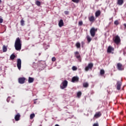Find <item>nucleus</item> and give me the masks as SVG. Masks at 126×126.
I'll use <instances>...</instances> for the list:
<instances>
[{"mask_svg": "<svg viewBox=\"0 0 126 126\" xmlns=\"http://www.w3.org/2000/svg\"><path fill=\"white\" fill-rule=\"evenodd\" d=\"M15 121H19V120H20V114H19V113H18L15 116Z\"/></svg>", "mask_w": 126, "mask_h": 126, "instance_id": "obj_17", "label": "nucleus"}, {"mask_svg": "<svg viewBox=\"0 0 126 126\" xmlns=\"http://www.w3.org/2000/svg\"><path fill=\"white\" fill-rule=\"evenodd\" d=\"M52 62H55V61H56V58L55 57H53L52 58Z\"/></svg>", "mask_w": 126, "mask_h": 126, "instance_id": "obj_35", "label": "nucleus"}, {"mask_svg": "<svg viewBox=\"0 0 126 126\" xmlns=\"http://www.w3.org/2000/svg\"><path fill=\"white\" fill-rule=\"evenodd\" d=\"M2 51H3V53H5L7 51V47H6V46H5V45H3Z\"/></svg>", "mask_w": 126, "mask_h": 126, "instance_id": "obj_19", "label": "nucleus"}, {"mask_svg": "<svg viewBox=\"0 0 126 126\" xmlns=\"http://www.w3.org/2000/svg\"><path fill=\"white\" fill-rule=\"evenodd\" d=\"M73 2H75V3H78L79 2V0H71Z\"/></svg>", "mask_w": 126, "mask_h": 126, "instance_id": "obj_27", "label": "nucleus"}, {"mask_svg": "<svg viewBox=\"0 0 126 126\" xmlns=\"http://www.w3.org/2000/svg\"><path fill=\"white\" fill-rule=\"evenodd\" d=\"M82 24H83V22L82 21H80L79 22V25L80 26H81V25H82Z\"/></svg>", "mask_w": 126, "mask_h": 126, "instance_id": "obj_34", "label": "nucleus"}, {"mask_svg": "<svg viewBox=\"0 0 126 126\" xmlns=\"http://www.w3.org/2000/svg\"><path fill=\"white\" fill-rule=\"evenodd\" d=\"M78 80H79V78L77 76H74L72 78L71 81L74 83L75 82H78Z\"/></svg>", "mask_w": 126, "mask_h": 126, "instance_id": "obj_10", "label": "nucleus"}, {"mask_svg": "<svg viewBox=\"0 0 126 126\" xmlns=\"http://www.w3.org/2000/svg\"><path fill=\"white\" fill-rule=\"evenodd\" d=\"M75 56L78 60H79V52L78 51L75 52Z\"/></svg>", "mask_w": 126, "mask_h": 126, "instance_id": "obj_22", "label": "nucleus"}, {"mask_svg": "<svg viewBox=\"0 0 126 126\" xmlns=\"http://www.w3.org/2000/svg\"><path fill=\"white\" fill-rule=\"evenodd\" d=\"M124 0H117V4L118 5H123L124 4Z\"/></svg>", "mask_w": 126, "mask_h": 126, "instance_id": "obj_13", "label": "nucleus"}, {"mask_svg": "<svg viewBox=\"0 0 126 126\" xmlns=\"http://www.w3.org/2000/svg\"><path fill=\"white\" fill-rule=\"evenodd\" d=\"M64 14H66V15H68V14H69V12H68V11H65Z\"/></svg>", "mask_w": 126, "mask_h": 126, "instance_id": "obj_31", "label": "nucleus"}, {"mask_svg": "<svg viewBox=\"0 0 126 126\" xmlns=\"http://www.w3.org/2000/svg\"><path fill=\"white\" fill-rule=\"evenodd\" d=\"M34 117H35V114L32 113V114L30 115L31 120H32V119H34Z\"/></svg>", "mask_w": 126, "mask_h": 126, "instance_id": "obj_25", "label": "nucleus"}, {"mask_svg": "<svg viewBox=\"0 0 126 126\" xmlns=\"http://www.w3.org/2000/svg\"><path fill=\"white\" fill-rule=\"evenodd\" d=\"M93 126H99L98 123H95L93 125Z\"/></svg>", "mask_w": 126, "mask_h": 126, "instance_id": "obj_36", "label": "nucleus"}, {"mask_svg": "<svg viewBox=\"0 0 126 126\" xmlns=\"http://www.w3.org/2000/svg\"><path fill=\"white\" fill-rule=\"evenodd\" d=\"M68 82L66 80H64L62 84L60 85L61 89H65L67 87Z\"/></svg>", "mask_w": 126, "mask_h": 126, "instance_id": "obj_3", "label": "nucleus"}, {"mask_svg": "<svg viewBox=\"0 0 126 126\" xmlns=\"http://www.w3.org/2000/svg\"><path fill=\"white\" fill-rule=\"evenodd\" d=\"M101 116H102V113H101V112L99 111L95 113V115L94 116V119H98V118H100Z\"/></svg>", "mask_w": 126, "mask_h": 126, "instance_id": "obj_9", "label": "nucleus"}, {"mask_svg": "<svg viewBox=\"0 0 126 126\" xmlns=\"http://www.w3.org/2000/svg\"><path fill=\"white\" fill-rule=\"evenodd\" d=\"M117 67L118 70H123L124 69L123 64L120 63L117 64Z\"/></svg>", "mask_w": 126, "mask_h": 126, "instance_id": "obj_8", "label": "nucleus"}, {"mask_svg": "<svg viewBox=\"0 0 126 126\" xmlns=\"http://www.w3.org/2000/svg\"><path fill=\"white\" fill-rule=\"evenodd\" d=\"M77 96L78 97V98H79V92H78L77 93Z\"/></svg>", "mask_w": 126, "mask_h": 126, "instance_id": "obj_37", "label": "nucleus"}, {"mask_svg": "<svg viewBox=\"0 0 126 126\" xmlns=\"http://www.w3.org/2000/svg\"><path fill=\"white\" fill-rule=\"evenodd\" d=\"M93 66H94V64H93V63H90L88 64V66L85 67V70L86 71H88L89 70H92Z\"/></svg>", "mask_w": 126, "mask_h": 126, "instance_id": "obj_4", "label": "nucleus"}, {"mask_svg": "<svg viewBox=\"0 0 126 126\" xmlns=\"http://www.w3.org/2000/svg\"><path fill=\"white\" fill-rule=\"evenodd\" d=\"M0 70H1V68H0Z\"/></svg>", "mask_w": 126, "mask_h": 126, "instance_id": "obj_45", "label": "nucleus"}, {"mask_svg": "<svg viewBox=\"0 0 126 126\" xmlns=\"http://www.w3.org/2000/svg\"><path fill=\"white\" fill-rule=\"evenodd\" d=\"M34 82V78L31 77H29L28 82L29 83H33Z\"/></svg>", "mask_w": 126, "mask_h": 126, "instance_id": "obj_18", "label": "nucleus"}, {"mask_svg": "<svg viewBox=\"0 0 126 126\" xmlns=\"http://www.w3.org/2000/svg\"><path fill=\"white\" fill-rule=\"evenodd\" d=\"M89 20L90 22H94V21H95V17L94 16L89 17Z\"/></svg>", "mask_w": 126, "mask_h": 126, "instance_id": "obj_14", "label": "nucleus"}, {"mask_svg": "<svg viewBox=\"0 0 126 126\" xmlns=\"http://www.w3.org/2000/svg\"><path fill=\"white\" fill-rule=\"evenodd\" d=\"M124 26H125V28H126V24H124Z\"/></svg>", "mask_w": 126, "mask_h": 126, "instance_id": "obj_40", "label": "nucleus"}, {"mask_svg": "<svg viewBox=\"0 0 126 126\" xmlns=\"http://www.w3.org/2000/svg\"><path fill=\"white\" fill-rule=\"evenodd\" d=\"M72 70H74V71L77 70V67H76L75 66H73L72 67Z\"/></svg>", "mask_w": 126, "mask_h": 126, "instance_id": "obj_28", "label": "nucleus"}, {"mask_svg": "<svg viewBox=\"0 0 126 126\" xmlns=\"http://www.w3.org/2000/svg\"><path fill=\"white\" fill-rule=\"evenodd\" d=\"M79 47H80V44H79Z\"/></svg>", "mask_w": 126, "mask_h": 126, "instance_id": "obj_46", "label": "nucleus"}, {"mask_svg": "<svg viewBox=\"0 0 126 126\" xmlns=\"http://www.w3.org/2000/svg\"><path fill=\"white\" fill-rule=\"evenodd\" d=\"M3 22V19L1 18H0V24Z\"/></svg>", "mask_w": 126, "mask_h": 126, "instance_id": "obj_32", "label": "nucleus"}, {"mask_svg": "<svg viewBox=\"0 0 126 126\" xmlns=\"http://www.w3.org/2000/svg\"><path fill=\"white\" fill-rule=\"evenodd\" d=\"M15 55L14 54H12L10 56V59H11V60H14V59H15Z\"/></svg>", "mask_w": 126, "mask_h": 126, "instance_id": "obj_24", "label": "nucleus"}, {"mask_svg": "<svg viewBox=\"0 0 126 126\" xmlns=\"http://www.w3.org/2000/svg\"><path fill=\"white\" fill-rule=\"evenodd\" d=\"M87 40L88 43H90L91 42V41L92 40V38H91V37H90V36L87 35Z\"/></svg>", "mask_w": 126, "mask_h": 126, "instance_id": "obj_21", "label": "nucleus"}, {"mask_svg": "<svg viewBox=\"0 0 126 126\" xmlns=\"http://www.w3.org/2000/svg\"><path fill=\"white\" fill-rule=\"evenodd\" d=\"M83 86L85 88H87L89 86V84L87 82H85L83 84Z\"/></svg>", "mask_w": 126, "mask_h": 126, "instance_id": "obj_20", "label": "nucleus"}, {"mask_svg": "<svg viewBox=\"0 0 126 126\" xmlns=\"http://www.w3.org/2000/svg\"><path fill=\"white\" fill-rule=\"evenodd\" d=\"M35 4H36L37 6H40V5H41V2H40L38 0H37L35 2Z\"/></svg>", "mask_w": 126, "mask_h": 126, "instance_id": "obj_26", "label": "nucleus"}, {"mask_svg": "<svg viewBox=\"0 0 126 126\" xmlns=\"http://www.w3.org/2000/svg\"><path fill=\"white\" fill-rule=\"evenodd\" d=\"M40 55H41V53H39V56H40Z\"/></svg>", "mask_w": 126, "mask_h": 126, "instance_id": "obj_44", "label": "nucleus"}, {"mask_svg": "<svg viewBox=\"0 0 126 126\" xmlns=\"http://www.w3.org/2000/svg\"><path fill=\"white\" fill-rule=\"evenodd\" d=\"M22 46V43L21 42V40H20V38L19 37H17L16 39V40L15 42V45H14L15 50L16 51H20L21 50Z\"/></svg>", "mask_w": 126, "mask_h": 126, "instance_id": "obj_1", "label": "nucleus"}, {"mask_svg": "<svg viewBox=\"0 0 126 126\" xmlns=\"http://www.w3.org/2000/svg\"><path fill=\"white\" fill-rule=\"evenodd\" d=\"M26 78L25 77H20L18 79V82L20 84H24Z\"/></svg>", "mask_w": 126, "mask_h": 126, "instance_id": "obj_6", "label": "nucleus"}, {"mask_svg": "<svg viewBox=\"0 0 126 126\" xmlns=\"http://www.w3.org/2000/svg\"><path fill=\"white\" fill-rule=\"evenodd\" d=\"M59 27H63V19H61L59 22Z\"/></svg>", "mask_w": 126, "mask_h": 126, "instance_id": "obj_15", "label": "nucleus"}, {"mask_svg": "<svg viewBox=\"0 0 126 126\" xmlns=\"http://www.w3.org/2000/svg\"><path fill=\"white\" fill-rule=\"evenodd\" d=\"M100 74L101 76H103L105 74V70L104 69H101L100 71Z\"/></svg>", "mask_w": 126, "mask_h": 126, "instance_id": "obj_23", "label": "nucleus"}, {"mask_svg": "<svg viewBox=\"0 0 126 126\" xmlns=\"http://www.w3.org/2000/svg\"><path fill=\"white\" fill-rule=\"evenodd\" d=\"M0 2H1V0H0Z\"/></svg>", "mask_w": 126, "mask_h": 126, "instance_id": "obj_43", "label": "nucleus"}, {"mask_svg": "<svg viewBox=\"0 0 126 126\" xmlns=\"http://www.w3.org/2000/svg\"><path fill=\"white\" fill-rule=\"evenodd\" d=\"M79 62H81V60H80V59H79Z\"/></svg>", "mask_w": 126, "mask_h": 126, "instance_id": "obj_42", "label": "nucleus"}, {"mask_svg": "<svg viewBox=\"0 0 126 126\" xmlns=\"http://www.w3.org/2000/svg\"><path fill=\"white\" fill-rule=\"evenodd\" d=\"M24 22H25V21H24V20H22L21 21V25L22 26H24Z\"/></svg>", "mask_w": 126, "mask_h": 126, "instance_id": "obj_29", "label": "nucleus"}, {"mask_svg": "<svg viewBox=\"0 0 126 126\" xmlns=\"http://www.w3.org/2000/svg\"><path fill=\"white\" fill-rule=\"evenodd\" d=\"M77 48H79V42H77L76 44Z\"/></svg>", "mask_w": 126, "mask_h": 126, "instance_id": "obj_33", "label": "nucleus"}, {"mask_svg": "<svg viewBox=\"0 0 126 126\" xmlns=\"http://www.w3.org/2000/svg\"><path fill=\"white\" fill-rule=\"evenodd\" d=\"M121 87H122V83L120 81H118L117 84V90H121Z\"/></svg>", "mask_w": 126, "mask_h": 126, "instance_id": "obj_11", "label": "nucleus"}, {"mask_svg": "<svg viewBox=\"0 0 126 126\" xmlns=\"http://www.w3.org/2000/svg\"><path fill=\"white\" fill-rule=\"evenodd\" d=\"M55 126H60L58 124H56Z\"/></svg>", "mask_w": 126, "mask_h": 126, "instance_id": "obj_41", "label": "nucleus"}, {"mask_svg": "<svg viewBox=\"0 0 126 126\" xmlns=\"http://www.w3.org/2000/svg\"><path fill=\"white\" fill-rule=\"evenodd\" d=\"M113 41L116 45H119L121 43V37L119 35H116L113 38Z\"/></svg>", "mask_w": 126, "mask_h": 126, "instance_id": "obj_2", "label": "nucleus"}, {"mask_svg": "<svg viewBox=\"0 0 126 126\" xmlns=\"http://www.w3.org/2000/svg\"><path fill=\"white\" fill-rule=\"evenodd\" d=\"M9 97H8V98H7V102H9Z\"/></svg>", "mask_w": 126, "mask_h": 126, "instance_id": "obj_38", "label": "nucleus"}, {"mask_svg": "<svg viewBox=\"0 0 126 126\" xmlns=\"http://www.w3.org/2000/svg\"><path fill=\"white\" fill-rule=\"evenodd\" d=\"M114 24L115 25H119V21L116 20L114 22Z\"/></svg>", "mask_w": 126, "mask_h": 126, "instance_id": "obj_30", "label": "nucleus"}, {"mask_svg": "<svg viewBox=\"0 0 126 126\" xmlns=\"http://www.w3.org/2000/svg\"><path fill=\"white\" fill-rule=\"evenodd\" d=\"M17 66L18 69H21V59H18L17 62Z\"/></svg>", "mask_w": 126, "mask_h": 126, "instance_id": "obj_7", "label": "nucleus"}, {"mask_svg": "<svg viewBox=\"0 0 126 126\" xmlns=\"http://www.w3.org/2000/svg\"><path fill=\"white\" fill-rule=\"evenodd\" d=\"M95 17H98V16H100L101 15V11L100 10H98L95 12Z\"/></svg>", "mask_w": 126, "mask_h": 126, "instance_id": "obj_16", "label": "nucleus"}, {"mask_svg": "<svg viewBox=\"0 0 126 126\" xmlns=\"http://www.w3.org/2000/svg\"><path fill=\"white\" fill-rule=\"evenodd\" d=\"M81 92H79V97H80V96H81Z\"/></svg>", "mask_w": 126, "mask_h": 126, "instance_id": "obj_39", "label": "nucleus"}, {"mask_svg": "<svg viewBox=\"0 0 126 126\" xmlns=\"http://www.w3.org/2000/svg\"><path fill=\"white\" fill-rule=\"evenodd\" d=\"M97 31V29L92 28L90 30V34L92 37H95V34Z\"/></svg>", "mask_w": 126, "mask_h": 126, "instance_id": "obj_5", "label": "nucleus"}, {"mask_svg": "<svg viewBox=\"0 0 126 126\" xmlns=\"http://www.w3.org/2000/svg\"><path fill=\"white\" fill-rule=\"evenodd\" d=\"M114 48L113 47L109 46L107 49V53H112V51H114Z\"/></svg>", "mask_w": 126, "mask_h": 126, "instance_id": "obj_12", "label": "nucleus"}, {"mask_svg": "<svg viewBox=\"0 0 126 126\" xmlns=\"http://www.w3.org/2000/svg\"><path fill=\"white\" fill-rule=\"evenodd\" d=\"M78 24H79V22H78Z\"/></svg>", "mask_w": 126, "mask_h": 126, "instance_id": "obj_47", "label": "nucleus"}]
</instances>
